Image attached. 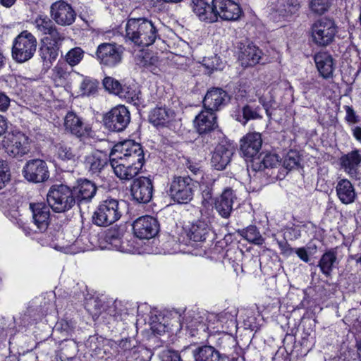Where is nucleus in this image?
<instances>
[{
	"label": "nucleus",
	"instance_id": "obj_1",
	"mask_svg": "<svg viewBox=\"0 0 361 361\" xmlns=\"http://www.w3.org/2000/svg\"><path fill=\"white\" fill-rule=\"evenodd\" d=\"M159 23L147 18H130L126 23L125 37L140 47H149L160 39Z\"/></svg>",
	"mask_w": 361,
	"mask_h": 361
},
{
	"label": "nucleus",
	"instance_id": "obj_2",
	"mask_svg": "<svg viewBox=\"0 0 361 361\" xmlns=\"http://www.w3.org/2000/svg\"><path fill=\"white\" fill-rule=\"evenodd\" d=\"M337 32L338 26L330 18H321L310 27L312 41L317 47H326L332 44Z\"/></svg>",
	"mask_w": 361,
	"mask_h": 361
},
{
	"label": "nucleus",
	"instance_id": "obj_3",
	"mask_svg": "<svg viewBox=\"0 0 361 361\" xmlns=\"http://www.w3.org/2000/svg\"><path fill=\"white\" fill-rule=\"evenodd\" d=\"M47 201L55 212H65L75 204L74 192L65 185H52L47 195Z\"/></svg>",
	"mask_w": 361,
	"mask_h": 361
},
{
	"label": "nucleus",
	"instance_id": "obj_4",
	"mask_svg": "<svg viewBox=\"0 0 361 361\" xmlns=\"http://www.w3.org/2000/svg\"><path fill=\"white\" fill-rule=\"evenodd\" d=\"M1 146L13 158H21L30 151L29 137L20 131L7 133L1 142Z\"/></svg>",
	"mask_w": 361,
	"mask_h": 361
},
{
	"label": "nucleus",
	"instance_id": "obj_5",
	"mask_svg": "<svg viewBox=\"0 0 361 361\" xmlns=\"http://www.w3.org/2000/svg\"><path fill=\"white\" fill-rule=\"evenodd\" d=\"M122 215L121 203L116 199H106L99 204L92 216L93 223L108 226L118 221Z\"/></svg>",
	"mask_w": 361,
	"mask_h": 361
},
{
	"label": "nucleus",
	"instance_id": "obj_6",
	"mask_svg": "<svg viewBox=\"0 0 361 361\" xmlns=\"http://www.w3.org/2000/svg\"><path fill=\"white\" fill-rule=\"evenodd\" d=\"M37 39L27 30L20 33L14 39L12 47V57L18 63L30 60L37 49Z\"/></svg>",
	"mask_w": 361,
	"mask_h": 361
},
{
	"label": "nucleus",
	"instance_id": "obj_7",
	"mask_svg": "<svg viewBox=\"0 0 361 361\" xmlns=\"http://www.w3.org/2000/svg\"><path fill=\"white\" fill-rule=\"evenodd\" d=\"M196 182L189 176L173 177L169 189L171 198L179 204H186L193 198Z\"/></svg>",
	"mask_w": 361,
	"mask_h": 361
},
{
	"label": "nucleus",
	"instance_id": "obj_8",
	"mask_svg": "<svg viewBox=\"0 0 361 361\" xmlns=\"http://www.w3.org/2000/svg\"><path fill=\"white\" fill-rule=\"evenodd\" d=\"M110 154L126 158V160L144 165V152L140 144L132 140H125L114 145Z\"/></svg>",
	"mask_w": 361,
	"mask_h": 361
},
{
	"label": "nucleus",
	"instance_id": "obj_9",
	"mask_svg": "<svg viewBox=\"0 0 361 361\" xmlns=\"http://www.w3.org/2000/svg\"><path fill=\"white\" fill-rule=\"evenodd\" d=\"M130 121V115L123 105L112 108L103 116L105 127L111 131L121 132L126 128Z\"/></svg>",
	"mask_w": 361,
	"mask_h": 361
},
{
	"label": "nucleus",
	"instance_id": "obj_10",
	"mask_svg": "<svg viewBox=\"0 0 361 361\" xmlns=\"http://www.w3.org/2000/svg\"><path fill=\"white\" fill-rule=\"evenodd\" d=\"M23 173L27 181L35 183H44L49 178L47 164L40 159L27 161L23 167Z\"/></svg>",
	"mask_w": 361,
	"mask_h": 361
},
{
	"label": "nucleus",
	"instance_id": "obj_11",
	"mask_svg": "<svg viewBox=\"0 0 361 361\" xmlns=\"http://www.w3.org/2000/svg\"><path fill=\"white\" fill-rule=\"evenodd\" d=\"M109 161L115 175L121 180H129L135 177L142 168V165L128 161L126 158L109 155Z\"/></svg>",
	"mask_w": 361,
	"mask_h": 361
},
{
	"label": "nucleus",
	"instance_id": "obj_12",
	"mask_svg": "<svg viewBox=\"0 0 361 361\" xmlns=\"http://www.w3.org/2000/svg\"><path fill=\"white\" fill-rule=\"evenodd\" d=\"M96 56L102 65L114 67L122 61L123 49L116 44L102 43L98 46Z\"/></svg>",
	"mask_w": 361,
	"mask_h": 361
},
{
	"label": "nucleus",
	"instance_id": "obj_13",
	"mask_svg": "<svg viewBox=\"0 0 361 361\" xmlns=\"http://www.w3.org/2000/svg\"><path fill=\"white\" fill-rule=\"evenodd\" d=\"M50 16L57 25L69 26L75 22L76 13L69 4L57 1L51 5Z\"/></svg>",
	"mask_w": 361,
	"mask_h": 361
},
{
	"label": "nucleus",
	"instance_id": "obj_14",
	"mask_svg": "<svg viewBox=\"0 0 361 361\" xmlns=\"http://www.w3.org/2000/svg\"><path fill=\"white\" fill-rule=\"evenodd\" d=\"M153 181L148 177L140 176L133 180L130 186L133 199L139 203H148L152 198Z\"/></svg>",
	"mask_w": 361,
	"mask_h": 361
},
{
	"label": "nucleus",
	"instance_id": "obj_15",
	"mask_svg": "<svg viewBox=\"0 0 361 361\" xmlns=\"http://www.w3.org/2000/svg\"><path fill=\"white\" fill-rule=\"evenodd\" d=\"M50 208L49 204L45 202L30 204L35 232L44 233L48 228L50 223Z\"/></svg>",
	"mask_w": 361,
	"mask_h": 361
},
{
	"label": "nucleus",
	"instance_id": "obj_16",
	"mask_svg": "<svg viewBox=\"0 0 361 361\" xmlns=\"http://www.w3.org/2000/svg\"><path fill=\"white\" fill-rule=\"evenodd\" d=\"M134 234L140 239H149L159 231V224L156 219L150 216H143L137 219L133 224Z\"/></svg>",
	"mask_w": 361,
	"mask_h": 361
},
{
	"label": "nucleus",
	"instance_id": "obj_17",
	"mask_svg": "<svg viewBox=\"0 0 361 361\" xmlns=\"http://www.w3.org/2000/svg\"><path fill=\"white\" fill-rule=\"evenodd\" d=\"M228 94L221 88H213L207 91L204 99V109L212 112L219 111L230 102Z\"/></svg>",
	"mask_w": 361,
	"mask_h": 361
},
{
	"label": "nucleus",
	"instance_id": "obj_18",
	"mask_svg": "<svg viewBox=\"0 0 361 361\" xmlns=\"http://www.w3.org/2000/svg\"><path fill=\"white\" fill-rule=\"evenodd\" d=\"M217 18L225 20H236L242 14L240 6L231 0H214Z\"/></svg>",
	"mask_w": 361,
	"mask_h": 361
},
{
	"label": "nucleus",
	"instance_id": "obj_19",
	"mask_svg": "<svg viewBox=\"0 0 361 361\" xmlns=\"http://www.w3.org/2000/svg\"><path fill=\"white\" fill-rule=\"evenodd\" d=\"M360 162L361 150L359 149L353 150L340 158L341 166L345 172L356 180L360 179L361 177L358 170Z\"/></svg>",
	"mask_w": 361,
	"mask_h": 361
},
{
	"label": "nucleus",
	"instance_id": "obj_20",
	"mask_svg": "<svg viewBox=\"0 0 361 361\" xmlns=\"http://www.w3.org/2000/svg\"><path fill=\"white\" fill-rule=\"evenodd\" d=\"M190 6L201 21L211 23L217 20V13L214 6V0L212 4L204 0H192Z\"/></svg>",
	"mask_w": 361,
	"mask_h": 361
},
{
	"label": "nucleus",
	"instance_id": "obj_21",
	"mask_svg": "<svg viewBox=\"0 0 361 361\" xmlns=\"http://www.w3.org/2000/svg\"><path fill=\"white\" fill-rule=\"evenodd\" d=\"M75 202L78 204L91 201L97 192L95 184L87 179H79L73 187Z\"/></svg>",
	"mask_w": 361,
	"mask_h": 361
},
{
	"label": "nucleus",
	"instance_id": "obj_22",
	"mask_svg": "<svg viewBox=\"0 0 361 361\" xmlns=\"http://www.w3.org/2000/svg\"><path fill=\"white\" fill-rule=\"evenodd\" d=\"M262 143L260 133H248L240 140V152L245 157L254 159L259 152Z\"/></svg>",
	"mask_w": 361,
	"mask_h": 361
},
{
	"label": "nucleus",
	"instance_id": "obj_23",
	"mask_svg": "<svg viewBox=\"0 0 361 361\" xmlns=\"http://www.w3.org/2000/svg\"><path fill=\"white\" fill-rule=\"evenodd\" d=\"M64 126L66 130L78 137L89 136L91 128L85 126L80 118L73 111L67 113L64 118Z\"/></svg>",
	"mask_w": 361,
	"mask_h": 361
},
{
	"label": "nucleus",
	"instance_id": "obj_24",
	"mask_svg": "<svg viewBox=\"0 0 361 361\" xmlns=\"http://www.w3.org/2000/svg\"><path fill=\"white\" fill-rule=\"evenodd\" d=\"M233 149L229 145H218L212 157L211 163L216 170H223L230 163Z\"/></svg>",
	"mask_w": 361,
	"mask_h": 361
},
{
	"label": "nucleus",
	"instance_id": "obj_25",
	"mask_svg": "<svg viewBox=\"0 0 361 361\" xmlns=\"http://www.w3.org/2000/svg\"><path fill=\"white\" fill-rule=\"evenodd\" d=\"M108 160L106 154L99 151H94L85 157L84 164L89 173L99 176L107 166Z\"/></svg>",
	"mask_w": 361,
	"mask_h": 361
},
{
	"label": "nucleus",
	"instance_id": "obj_26",
	"mask_svg": "<svg viewBox=\"0 0 361 361\" xmlns=\"http://www.w3.org/2000/svg\"><path fill=\"white\" fill-rule=\"evenodd\" d=\"M237 200L234 191L226 188L216 201L215 208L223 218H228L233 210V204Z\"/></svg>",
	"mask_w": 361,
	"mask_h": 361
},
{
	"label": "nucleus",
	"instance_id": "obj_27",
	"mask_svg": "<svg viewBox=\"0 0 361 361\" xmlns=\"http://www.w3.org/2000/svg\"><path fill=\"white\" fill-rule=\"evenodd\" d=\"M215 113L202 110L195 119V126L200 134H206L217 127Z\"/></svg>",
	"mask_w": 361,
	"mask_h": 361
},
{
	"label": "nucleus",
	"instance_id": "obj_28",
	"mask_svg": "<svg viewBox=\"0 0 361 361\" xmlns=\"http://www.w3.org/2000/svg\"><path fill=\"white\" fill-rule=\"evenodd\" d=\"M336 192L339 200L345 204L354 202L357 198V192L354 185L346 178L338 181Z\"/></svg>",
	"mask_w": 361,
	"mask_h": 361
},
{
	"label": "nucleus",
	"instance_id": "obj_29",
	"mask_svg": "<svg viewBox=\"0 0 361 361\" xmlns=\"http://www.w3.org/2000/svg\"><path fill=\"white\" fill-rule=\"evenodd\" d=\"M175 117V113L165 106H157L149 114V121L154 126H166Z\"/></svg>",
	"mask_w": 361,
	"mask_h": 361
},
{
	"label": "nucleus",
	"instance_id": "obj_30",
	"mask_svg": "<svg viewBox=\"0 0 361 361\" xmlns=\"http://www.w3.org/2000/svg\"><path fill=\"white\" fill-rule=\"evenodd\" d=\"M314 62L320 75L324 79L333 78L334 64L332 56L327 53H319L314 56Z\"/></svg>",
	"mask_w": 361,
	"mask_h": 361
},
{
	"label": "nucleus",
	"instance_id": "obj_31",
	"mask_svg": "<svg viewBox=\"0 0 361 361\" xmlns=\"http://www.w3.org/2000/svg\"><path fill=\"white\" fill-rule=\"evenodd\" d=\"M262 51L253 45H247L242 49L238 60L243 67L254 66L259 63Z\"/></svg>",
	"mask_w": 361,
	"mask_h": 361
},
{
	"label": "nucleus",
	"instance_id": "obj_32",
	"mask_svg": "<svg viewBox=\"0 0 361 361\" xmlns=\"http://www.w3.org/2000/svg\"><path fill=\"white\" fill-rule=\"evenodd\" d=\"M338 263L337 251L336 248H331L326 251L318 262V267L321 272L326 277L331 276L333 269Z\"/></svg>",
	"mask_w": 361,
	"mask_h": 361
},
{
	"label": "nucleus",
	"instance_id": "obj_33",
	"mask_svg": "<svg viewBox=\"0 0 361 361\" xmlns=\"http://www.w3.org/2000/svg\"><path fill=\"white\" fill-rule=\"evenodd\" d=\"M195 361H223L219 352L211 345H202L193 350Z\"/></svg>",
	"mask_w": 361,
	"mask_h": 361
},
{
	"label": "nucleus",
	"instance_id": "obj_34",
	"mask_svg": "<svg viewBox=\"0 0 361 361\" xmlns=\"http://www.w3.org/2000/svg\"><path fill=\"white\" fill-rule=\"evenodd\" d=\"M211 235V231L207 224L202 221H197L192 224L188 236L195 242H203Z\"/></svg>",
	"mask_w": 361,
	"mask_h": 361
},
{
	"label": "nucleus",
	"instance_id": "obj_35",
	"mask_svg": "<svg viewBox=\"0 0 361 361\" xmlns=\"http://www.w3.org/2000/svg\"><path fill=\"white\" fill-rule=\"evenodd\" d=\"M252 162V166L255 171H262L269 168L272 169L279 164V157L275 154H267L262 159L254 158Z\"/></svg>",
	"mask_w": 361,
	"mask_h": 361
},
{
	"label": "nucleus",
	"instance_id": "obj_36",
	"mask_svg": "<svg viewBox=\"0 0 361 361\" xmlns=\"http://www.w3.org/2000/svg\"><path fill=\"white\" fill-rule=\"evenodd\" d=\"M59 47L50 44H44L39 49V55L44 65L49 66L56 59Z\"/></svg>",
	"mask_w": 361,
	"mask_h": 361
},
{
	"label": "nucleus",
	"instance_id": "obj_37",
	"mask_svg": "<svg viewBox=\"0 0 361 361\" xmlns=\"http://www.w3.org/2000/svg\"><path fill=\"white\" fill-rule=\"evenodd\" d=\"M71 75L68 67L64 63H58L52 69L51 78L57 86L66 84Z\"/></svg>",
	"mask_w": 361,
	"mask_h": 361
},
{
	"label": "nucleus",
	"instance_id": "obj_38",
	"mask_svg": "<svg viewBox=\"0 0 361 361\" xmlns=\"http://www.w3.org/2000/svg\"><path fill=\"white\" fill-rule=\"evenodd\" d=\"M238 233L247 241L255 245H259L264 243V238L255 226H250L245 229L238 230Z\"/></svg>",
	"mask_w": 361,
	"mask_h": 361
},
{
	"label": "nucleus",
	"instance_id": "obj_39",
	"mask_svg": "<svg viewBox=\"0 0 361 361\" xmlns=\"http://www.w3.org/2000/svg\"><path fill=\"white\" fill-rule=\"evenodd\" d=\"M118 96L126 99L128 102L137 106L142 103L141 92L139 90L131 87L124 86Z\"/></svg>",
	"mask_w": 361,
	"mask_h": 361
},
{
	"label": "nucleus",
	"instance_id": "obj_40",
	"mask_svg": "<svg viewBox=\"0 0 361 361\" xmlns=\"http://www.w3.org/2000/svg\"><path fill=\"white\" fill-rule=\"evenodd\" d=\"M57 156L63 161H75L78 158L76 153L66 142H61L55 146Z\"/></svg>",
	"mask_w": 361,
	"mask_h": 361
},
{
	"label": "nucleus",
	"instance_id": "obj_41",
	"mask_svg": "<svg viewBox=\"0 0 361 361\" xmlns=\"http://www.w3.org/2000/svg\"><path fill=\"white\" fill-rule=\"evenodd\" d=\"M122 232L117 228L109 229L105 234V241L116 250H121L123 248L121 238Z\"/></svg>",
	"mask_w": 361,
	"mask_h": 361
},
{
	"label": "nucleus",
	"instance_id": "obj_42",
	"mask_svg": "<svg viewBox=\"0 0 361 361\" xmlns=\"http://www.w3.org/2000/svg\"><path fill=\"white\" fill-rule=\"evenodd\" d=\"M333 1L334 0H310L309 8L314 14L323 15L329 10Z\"/></svg>",
	"mask_w": 361,
	"mask_h": 361
},
{
	"label": "nucleus",
	"instance_id": "obj_43",
	"mask_svg": "<svg viewBox=\"0 0 361 361\" xmlns=\"http://www.w3.org/2000/svg\"><path fill=\"white\" fill-rule=\"evenodd\" d=\"M34 25L38 32L42 35H47V32L56 25L52 18L50 19L47 16L39 15L35 19Z\"/></svg>",
	"mask_w": 361,
	"mask_h": 361
},
{
	"label": "nucleus",
	"instance_id": "obj_44",
	"mask_svg": "<svg viewBox=\"0 0 361 361\" xmlns=\"http://www.w3.org/2000/svg\"><path fill=\"white\" fill-rule=\"evenodd\" d=\"M200 319V317H191L190 316L185 318V327L191 336H195L200 330L205 331V324Z\"/></svg>",
	"mask_w": 361,
	"mask_h": 361
},
{
	"label": "nucleus",
	"instance_id": "obj_45",
	"mask_svg": "<svg viewBox=\"0 0 361 361\" xmlns=\"http://www.w3.org/2000/svg\"><path fill=\"white\" fill-rule=\"evenodd\" d=\"M214 182V179L207 178L206 180H202L200 185L202 196V203L204 204L209 203L212 199Z\"/></svg>",
	"mask_w": 361,
	"mask_h": 361
},
{
	"label": "nucleus",
	"instance_id": "obj_46",
	"mask_svg": "<svg viewBox=\"0 0 361 361\" xmlns=\"http://www.w3.org/2000/svg\"><path fill=\"white\" fill-rule=\"evenodd\" d=\"M84 54V51L80 47H74L66 53L65 61L71 66H75L82 61Z\"/></svg>",
	"mask_w": 361,
	"mask_h": 361
},
{
	"label": "nucleus",
	"instance_id": "obj_47",
	"mask_svg": "<svg viewBox=\"0 0 361 361\" xmlns=\"http://www.w3.org/2000/svg\"><path fill=\"white\" fill-rule=\"evenodd\" d=\"M299 9V5L290 4L286 0H279L277 5L276 11L279 16H288L295 13Z\"/></svg>",
	"mask_w": 361,
	"mask_h": 361
},
{
	"label": "nucleus",
	"instance_id": "obj_48",
	"mask_svg": "<svg viewBox=\"0 0 361 361\" xmlns=\"http://www.w3.org/2000/svg\"><path fill=\"white\" fill-rule=\"evenodd\" d=\"M300 161V157L299 153L297 151L290 150L284 157L283 165L286 169L292 170L298 167Z\"/></svg>",
	"mask_w": 361,
	"mask_h": 361
},
{
	"label": "nucleus",
	"instance_id": "obj_49",
	"mask_svg": "<svg viewBox=\"0 0 361 361\" xmlns=\"http://www.w3.org/2000/svg\"><path fill=\"white\" fill-rule=\"evenodd\" d=\"M99 82L94 79L85 78L81 83L82 94L87 96L94 94L97 91Z\"/></svg>",
	"mask_w": 361,
	"mask_h": 361
},
{
	"label": "nucleus",
	"instance_id": "obj_50",
	"mask_svg": "<svg viewBox=\"0 0 361 361\" xmlns=\"http://www.w3.org/2000/svg\"><path fill=\"white\" fill-rule=\"evenodd\" d=\"M103 85L109 92L114 93L118 96L121 92V90L123 87L118 80L111 77H106L103 80Z\"/></svg>",
	"mask_w": 361,
	"mask_h": 361
},
{
	"label": "nucleus",
	"instance_id": "obj_51",
	"mask_svg": "<svg viewBox=\"0 0 361 361\" xmlns=\"http://www.w3.org/2000/svg\"><path fill=\"white\" fill-rule=\"evenodd\" d=\"M242 112L243 118L239 119V121L242 122L244 125L250 119H258L262 118L257 109H252L249 105L245 106L242 109Z\"/></svg>",
	"mask_w": 361,
	"mask_h": 361
},
{
	"label": "nucleus",
	"instance_id": "obj_52",
	"mask_svg": "<svg viewBox=\"0 0 361 361\" xmlns=\"http://www.w3.org/2000/svg\"><path fill=\"white\" fill-rule=\"evenodd\" d=\"M10 179L11 173L8 164L4 161H0V190L6 186Z\"/></svg>",
	"mask_w": 361,
	"mask_h": 361
},
{
	"label": "nucleus",
	"instance_id": "obj_53",
	"mask_svg": "<svg viewBox=\"0 0 361 361\" xmlns=\"http://www.w3.org/2000/svg\"><path fill=\"white\" fill-rule=\"evenodd\" d=\"M49 36L50 39L53 41L52 45L59 47L62 42L65 39V35L61 32L56 25L54 26L49 32L47 33Z\"/></svg>",
	"mask_w": 361,
	"mask_h": 361
},
{
	"label": "nucleus",
	"instance_id": "obj_54",
	"mask_svg": "<svg viewBox=\"0 0 361 361\" xmlns=\"http://www.w3.org/2000/svg\"><path fill=\"white\" fill-rule=\"evenodd\" d=\"M61 354L68 360L72 359L77 353V345L73 341H67L61 348Z\"/></svg>",
	"mask_w": 361,
	"mask_h": 361
},
{
	"label": "nucleus",
	"instance_id": "obj_55",
	"mask_svg": "<svg viewBox=\"0 0 361 361\" xmlns=\"http://www.w3.org/2000/svg\"><path fill=\"white\" fill-rule=\"evenodd\" d=\"M161 361H182L180 354L173 350H164L159 355Z\"/></svg>",
	"mask_w": 361,
	"mask_h": 361
},
{
	"label": "nucleus",
	"instance_id": "obj_56",
	"mask_svg": "<svg viewBox=\"0 0 361 361\" xmlns=\"http://www.w3.org/2000/svg\"><path fill=\"white\" fill-rule=\"evenodd\" d=\"M158 62L159 60L157 56H151L149 54H146L145 56H143L140 63L144 67L150 68L153 66H157Z\"/></svg>",
	"mask_w": 361,
	"mask_h": 361
},
{
	"label": "nucleus",
	"instance_id": "obj_57",
	"mask_svg": "<svg viewBox=\"0 0 361 361\" xmlns=\"http://www.w3.org/2000/svg\"><path fill=\"white\" fill-rule=\"evenodd\" d=\"M277 243L282 255L289 256L294 252V249L290 246L286 240L281 241L278 240Z\"/></svg>",
	"mask_w": 361,
	"mask_h": 361
},
{
	"label": "nucleus",
	"instance_id": "obj_58",
	"mask_svg": "<svg viewBox=\"0 0 361 361\" xmlns=\"http://www.w3.org/2000/svg\"><path fill=\"white\" fill-rule=\"evenodd\" d=\"M345 111H346V116L345 119L348 123H356L358 122V118L355 114V111L353 109L349 106H345Z\"/></svg>",
	"mask_w": 361,
	"mask_h": 361
},
{
	"label": "nucleus",
	"instance_id": "obj_59",
	"mask_svg": "<svg viewBox=\"0 0 361 361\" xmlns=\"http://www.w3.org/2000/svg\"><path fill=\"white\" fill-rule=\"evenodd\" d=\"M186 167L194 174V175H197V174H201L202 173V170H201V167L199 165V164L197 163H194V162H192L189 160L187 161L186 164Z\"/></svg>",
	"mask_w": 361,
	"mask_h": 361
},
{
	"label": "nucleus",
	"instance_id": "obj_60",
	"mask_svg": "<svg viewBox=\"0 0 361 361\" xmlns=\"http://www.w3.org/2000/svg\"><path fill=\"white\" fill-rule=\"evenodd\" d=\"M294 252L297 254L298 257L305 262L310 261L309 255L305 247H300L294 250Z\"/></svg>",
	"mask_w": 361,
	"mask_h": 361
},
{
	"label": "nucleus",
	"instance_id": "obj_61",
	"mask_svg": "<svg viewBox=\"0 0 361 361\" xmlns=\"http://www.w3.org/2000/svg\"><path fill=\"white\" fill-rule=\"evenodd\" d=\"M10 99L4 93L0 92V111H6L9 106Z\"/></svg>",
	"mask_w": 361,
	"mask_h": 361
},
{
	"label": "nucleus",
	"instance_id": "obj_62",
	"mask_svg": "<svg viewBox=\"0 0 361 361\" xmlns=\"http://www.w3.org/2000/svg\"><path fill=\"white\" fill-rule=\"evenodd\" d=\"M7 128L8 126L6 118L0 114V137L6 133Z\"/></svg>",
	"mask_w": 361,
	"mask_h": 361
},
{
	"label": "nucleus",
	"instance_id": "obj_63",
	"mask_svg": "<svg viewBox=\"0 0 361 361\" xmlns=\"http://www.w3.org/2000/svg\"><path fill=\"white\" fill-rule=\"evenodd\" d=\"M348 259L354 260L357 267H361V254L350 255Z\"/></svg>",
	"mask_w": 361,
	"mask_h": 361
},
{
	"label": "nucleus",
	"instance_id": "obj_64",
	"mask_svg": "<svg viewBox=\"0 0 361 361\" xmlns=\"http://www.w3.org/2000/svg\"><path fill=\"white\" fill-rule=\"evenodd\" d=\"M353 135L357 140L361 142V128L356 126L353 129Z\"/></svg>",
	"mask_w": 361,
	"mask_h": 361
}]
</instances>
